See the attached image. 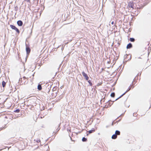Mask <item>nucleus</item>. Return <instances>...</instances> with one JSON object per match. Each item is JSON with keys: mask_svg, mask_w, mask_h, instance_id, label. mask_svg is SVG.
I'll return each mask as SVG.
<instances>
[{"mask_svg": "<svg viewBox=\"0 0 151 151\" xmlns=\"http://www.w3.org/2000/svg\"><path fill=\"white\" fill-rule=\"evenodd\" d=\"M94 131H95L94 130H89L88 131V132L89 134H90V133H91L94 132Z\"/></svg>", "mask_w": 151, "mask_h": 151, "instance_id": "12", "label": "nucleus"}, {"mask_svg": "<svg viewBox=\"0 0 151 151\" xmlns=\"http://www.w3.org/2000/svg\"><path fill=\"white\" fill-rule=\"evenodd\" d=\"M37 142H40V139H37Z\"/></svg>", "mask_w": 151, "mask_h": 151, "instance_id": "17", "label": "nucleus"}, {"mask_svg": "<svg viewBox=\"0 0 151 151\" xmlns=\"http://www.w3.org/2000/svg\"><path fill=\"white\" fill-rule=\"evenodd\" d=\"M130 88H129V89L128 90H127V91L124 93H123L122 95L121 96H120L119 97V98H117V99H116V100H115V101H116L118 99H119V98H121L122 96L123 95H124V94H125L127 92H128L129 90H130Z\"/></svg>", "mask_w": 151, "mask_h": 151, "instance_id": "5", "label": "nucleus"}, {"mask_svg": "<svg viewBox=\"0 0 151 151\" xmlns=\"http://www.w3.org/2000/svg\"><path fill=\"white\" fill-rule=\"evenodd\" d=\"M26 51L27 52V54H29V53L30 52V49L29 48L27 47L26 48Z\"/></svg>", "mask_w": 151, "mask_h": 151, "instance_id": "4", "label": "nucleus"}, {"mask_svg": "<svg viewBox=\"0 0 151 151\" xmlns=\"http://www.w3.org/2000/svg\"><path fill=\"white\" fill-rule=\"evenodd\" d=\"M19 109H17L16 110V111H15V112H19Z\"/></svg>", "mask_w": 151, "mask_h": 151, "instance_id": "15", "label": "nucleus"}, {"mask_svg": "<svg viewBox=\"0 0 151 151\" xmlns=\"http://www.w3.org/2000/svg\"><path fill=\"white\" fill-rule=\"evenodd\" d=\"M132 47V45L131 43H129L127 45V49H129Z\"/></svg>", "mask_w": 151, "mask_h": 151, "instance_id": "6", "label": "nucleus"}, {"mask_svg": "<svg viewBox=\"0 0 151 151\" xmlns=\"http://www.w3.org/2000/svg\"><path fill=\"white\" fill-rule=\"evenodd\" d=\"M117 137V135L116 134H113L112 137L111 138L113 139H115Z\"/></svg>", "mask_w": 151, "mask_h": 151, "instance_id": "7", "label": "nucleus"}, {"mask_svg": "<svg viewBox=\"0 0 151 151\" xmlns=\"http://www.w3.org/2000/svg\"><path fill=\"white\" fill-rule=\"evenodd\" d=\"M87 139L85 137H83L82 139V140L83 142L86 141Z\"/></svg>", "mask_w": 151, "mask_h": 151, "instance_id": "11", "label": "nucleus"}, {"mask_svg": "<svg viewBox=\"0 0 151 151\" xmlns=\"http://www.w3.org/2000/svg\"><path fill=\"white\" fill-rule=\"evenodd\" d=\"M37 88L39 90H40L42 89V87L40 85H38L37 86Z\"/></svg>", "mask_w": 151, "mask_h": 151, "instance_id": "8", "label": "nucleus"}, {"mask_svg": "<svg viewBox=\"0 0 151 151\" xmlns=\"http://www.w3.org/2000/svg\"><path fill=\"white\" fill-rule=\"evenodd\" d=\"M111 24H114V22H111Z\"/></svg>", "mask_w": 151, "mask_h": 151, "instance_id": "18", "label": "nucleus"}, {"mask_svg": "<svg viewBox=\"0 0 151 151\" xmlns=\"http://www.w3.org/2000/svg\"><path fill=\"white\" fill-rule=\"evenodd\" d=\"M111 96L112 97H114L115 96V93H112L111 94Z\"/></svg>", "mask_w": 151, "mask_h": 151, "instance_id": "13", "label": "nucleus"}, {"mask_svg": "<svg viewBox=\"0 0 151 151\" xmlns=\"http://www.w3.org/2000/svg\"><path fill=\"white\" fill-rule=\"evenodd\" d=\"M88 82L90 84V85L91 86L92 85V83H91V81H90V80L88 81Z\"/></svg>", "mask_w": 151, "mask_h": 151, "instance_id": "16", "label": "nucleus"}, {"mask_svg": "<svg viewBox=\"0 0 151 151\" xmlns=\"http://www.w3.org/2000/svg\"><path fill=\"white\" fill-rule=\"evenodd\" d=\"M120 132L119 131L116 130L115 132V134H116V135H119L120 134Z\"/></svg>", "mask_w": 151, "mask_h": 151, "instance_id": "9", "label": "nucleus"}, {"mask_svg": "<svg viewBox=\"0 0 151 151\" xmlns=\"http://www.w3.org/2000/svg\"><path fill=\"white\" fill-rule=\"evenodd\" d=\"M6 83L4 81H3L2 82V85L3 86V87H4L5 85H6Z\"/></svg>", "mask_w": 151, "mask_h": 151, "instance_id": "10", "label": "nucleus"}, {"mask_svg": "<svg viewBox=\"0 0 151 151\" xmlns=\"http://www.w3.org/2000/svg\"><path fill=\"white\" fill-rule=\"evenodd\" d=\"M83 76L85 78L86 80H88V77L87 75L84 72H83L82 73Z\"/></svg>", "mask_w": 151, "mask_h": 151, "instance_id": "2", "label": "nucleus"}, {"mask_svg": "<svg viewBox=\"0 0 151 151\" xmlns=\"http://www.w3.org/2000/svg\"><path fill=\"white\" fill-rule=\"evenodd\" d=\"M130 40L131 42H134V39L133 38H130Z\"/></svg>", "mask_w": 151, "mask_h": 151, "instance_id": "14", "label": "nucleus"}, {"mask_svg": "<svg viewBox=\"0 0 151 151\" xmlns=\"http://www.w3.org/2000/svg\"><path fill=\"white\" fill-rule=\"evenodd\" d=\"M17 24L20 26H22V25L23 23L20 20L18 21L17 22Z\"/></svg>", "mask_w": 151, "mask_h": 151, "instance_id": "3", "label": "nucleus"}, {"mask_svg": "<svg viewBox=\"0 0 151 151\" xmlns=\"http://www.w3.org/2000/svg\"><path fill=\"white\" fill-rule=\"evenodd\" d=\"M10 27L12 29L15 30L17 32L19 33V29L17 28L14 26L12 25H10Z\"/></svg>", "mask_w": 151, "mask_h": 151, "instance_id": "1", "label": "nucleus"}]
</instances>
